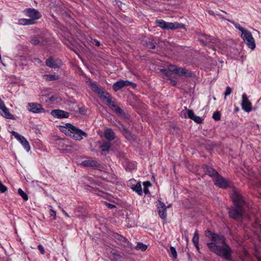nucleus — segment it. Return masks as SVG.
Here are the masks:
<instances>
[{
	"label": "nucleus",
	"instance_id": "26",
	"mask_svg": "<svg viewBox=\"0 0 261 261\" xmlns=\"http://www.w3.org/2000/svg\"><path fill=\"white\" fill-rule=\"evenodd\" d=\"M45 63L47 66L53 68L59 67V65H58V64L55 60H54V59L52 57H50L48 59H47L45 61Z\"/></svg>",
	"mask_w": 261,
	"mask_h": 261
},
{
	"label": "nucleus",
	"instance_id": "38",
	"mask_svg": "<svg viewBox=\"0 0 261 261\" xmlns=\"http://www.w3.org/2000/svg\"><path fill=\"white\" fill-rule=\"evenodd\" d=\"M93 192H94V193L101 197H105L107 195V194L105 192L100 191L98 189H94Z\"/></svg>",
	"mask_w": 261,
	"mask_h": 261
},
{
	"label": "nucleus",
	"instance_id": "25",
	"mask_svg": "<svg viewBox=\"0 0 261 261\" xmlns=\"http://www.w3.org/2000/svg\"><path fill=\"white\" fill-rule=\"evenodd\" d=\"M1 110V114L5 118L12 120L15 119L13 115L10 113L9 110L6 106Z\"/></svg>",
	"mask_w": 261,
	"mask_h": 261
},
{
	"label": "nucleus",
	"instance_id": "19",
	"mask_svg": "<svg viewBox=\"0 0 261 261\" xmlns=\"http://www.w3.org/2000/svg\"><path fill=\"white\" fill-rule=\"evenodd\" d=\"M203 168L206 174H207L210 176L213 177L214 179L219 174L214 168L207 165H203Z\"/></svg>",
	"mask_w": 261,
	"mask_h": 261
},
{
	"label": "nucleus",
	"instance_id": "12",
	"mask_svg": "<svg viewBox=\"0 0 261 261\" xmlns=\"http://www.w3.org/2000/svg\"><path fill=\"white\" fill-rule=\"evenodd\" d=\"M114 237L117 243L124 246V247L130 248L132 247L130 243L127 240L126 238H124L122 236L118 233H116L114 235Z\"/></svg>",
	"mask_w": 261,
	"mask_h": 261
},
{
	"label": "nucleus",
	"instance_id": "61",
	"mask_svg": "<svg viewBox=\"0 0 261 261\" xmlns=\"http://www.w3.org/2000/svg\"><path fill=\"white\" fill-rule=\"evenodd\" d=\"M239 110V109L238 108H236L235 109H234V111L235 112H237Z\"/></svg>",
	"mask_w": 261,
	"mask_h": 261
},
{
	"label": "nucleus",
	"instance_id": "9",
	"mask_svg": "<svg viewBox=\"0 0 261 261\" xmlns=\"http://www.w3.org/2000/svg\"><path fill=\"white\" fill-rule=\"evenodd\" d=\"M215 185L219 188L226 189L229 187L228 181L220 174L215 177L214 179Z\"/></svg>",
	"mask_w": 261,
	"mask_h": 261
},
{
	"label": "nucleus",
	"instance_id": "32",
	"mask_svg": "<svg viewBox=\"0 0 261 261\" xmlns=\"http://www.w3.org/2000/svg\"><path fill=\"white\" fill-rule=\"evenodd\" d=\"M147 248V245L143 244L142 243H138L137 245L135 247L136 250H140L142 251H144L146 250Z\"/></svg>",
	"mask_w": 261,
	"mask_h": 261
},
{
	"label": "nucleus",
	"instance_id": "4",
	"mask_svg": "<svg viewBox=\"0 0 261 261\" xmlns=\"http://www.w3.org/2000/svg\"><path fill=\"white\" fill-rule=\"evenodd\" d=\"M155 23L163 30H174L185 28V25L178 22H167L163 19H156Z\"/></svg>",
	"mask_w": 261,
	"mask_h": 261
},
{
	"label": "nucleus",
	"instance_id": "14",
	"mask_svg": "<svg viewBox=\"0 0 261 261\" xmlns=\"http://www.w3.org/2000/svg\"><path fill=\"white\" fill-rule=\"evenodd\" d=\"M159 203L157 205L158 213L162 219H165L167 217L166 208L165 204L160 200H158Z\"/></svg>",
	"mask_w": 261,
	"mask_h": 261
},
{
	"label": "nucleus",
	"instance_id": "5",
	"mask_svg": "<svg viewBox=\"0 0 261 261\" xmlns=\"http://www.w3.org/2000/svg\"><path fill=\"white\" fill-rule=\"evenodd\" d=\"M243 208L242 206L234 205L229 210V216L230 218L240 220L243 218Z\"/></svg>",
	"mask_w": 261,
	"mask_h": 261
},
{
	"label": "nucleus",
	"instance_id": "13",
	"mask_svg": "<svg viewBox=\"0 0 261 261\" xmlns=\"http://www.w3.org/2000/svg\"><path fill=\"white\" fill-rule=\"evenodd\" d=\"M242 107L246 112H249L252 110L251 102L248 100L245 93L242 95Z\"/></svg>",
	"mask_w": 261,
	"mask_h": 261
},
{
	"label": "nucleus",
	"instance_id": "27",
	"mask_svg": "<svg viewBox=\"0 0 261 261\" xmlns=\"http://www.w3.org/2000/svg\"><path fill=\"white\" fill-rule=\"evenodd\" d=\"M206 245L211 251L217 254L220 245H217L213 242L207 243Z\"/></svg>",
	"mask_w": 261,
	"mask_h": 261
},
{
	"label": "nucleus",
	"instance_id": "29",
	"mask_svg": "<svg viewBox=\"0 0 261 261\" xmlns=\"http://www.w3.org/2000/svg\"><path fill=\"white\" fill-rule=\"evenodd\" d=\"M109 106L111 108H112L113 109V110H114L116 113L119 114L120 115L124 114L123 110L122 109H121L119 107L115 105L113 101Z\"/></svg>",
	"mask_w": 261,
	"mask_h": 261
},
{
	"label": "nucleus",
	"instance_id": "42",
	"mask_svg": "<svg viewBox=\"0 0 261 261\" xmlns=\"http://www.w3.org/2000/svg\"><path fill=\"white\" fill-rule=\"evenodd\" d=\"M187 116L189 118L193 120L194 117L196 116V115L194 114L193 110H188L187 111Z\"/></svg>",
	"mask_w": 261,
	"mask_h": 261
},
{
	"label": "nucleus",
	"instance_id": "63",
	"mask_svg": "<svg viewBox=\"0 0 261 261\" xmlns=\"http://www.w3.org/2000/svg\"><path fill=\"white\" fill-rule=\"evenodd\" d=\"M186 240L187 241V242L188 241V238H186Z\"/></svg>",
	"mask_w": 261,
	"mask_h": 261
},
{
	"label": "nucleus",
	"instance_id": "31",
	"mask_svg": "<svg viewBox=\"0 0 261 261\" xmlns=\"http://www.w3.org/2000/svg\"><path fill=\"white\" fill-rule=\"evenodd\" d=\"M90 86L92 91L97 93H99L102 89L101 87H98L95 83H91Z\"/></svg>",
	"mask_w": 261,
	"mask_h": 261
},
{
	"label": "nucleus",
	"instance_id": "11",
	"mask_svg": "<svg viewBox=\"0 0 261 261\" xmlns=\"http://www.w3.org/2000/svg\"><path fill=\"white\" fill-rule=\"evenodd\" d=\"M12 134L13 136L20 142V143L27 151H30V146L29 143L23 136L20 135L19 134L15 131H12Z\"/></svg>",
	"mask_w": 261,
	"mask_h": 261
},
{
	"label": "nucleus",
	"instance_id": "2",
	"mask_svg": "<svg viewBox=\"0 0 261 261\" xmlns=\"http://www.w3.org/2000/svg\"><path fill=\"white\" fill-rule=\"evenodd\" d=\"M220 245L217 255L228 261L232 259V250L230 246L224 242Z\"/></svg>",
	"mask_w": 261,
	"mask_h": 261
},
{
	"label": "nucleus",
	"instance_id": "10",
	"mask_svg": "<svg viewBox=\"0 0 261 261\" xmlns=\"http://www.w3.org/2000/svg\"><path fill=\"white\" fill-rule=\"evenodd\" d=\"M28 110L34 113H41L45 112L42 106L38 103H29L28 104Z\"/></svg>",
	"mask_w": 261,
	"mask_h": 261
},
{
	"label": "nucleus",
	"instance_id": "47",
	"mask_svg": "<svg viewBox=\"0 0 261 261\" xmlns=\"http://www.w3.org/2000/svg\"><path fill=\"white\" fill-rule=\"evenodd\" d=\"M235 26L236 28H237L238 30L241 31L242 34H243L244 33H245V32L247 31V30L241 27L239 24H236Z\"/></svg>",
	"mask_w": 261,
	"mask_h": 261
},
{
	"label": "nucleus",
	"instance_id": "62",
	"mask_svg": "<svg viewBox=\"0 0 261 261\" xmlns=\"http://www.w3.org/2000/svg\"><path fill=\"white\" fill-rule=\"evenodd\" d=\"M182 114H184L185 115H186V112L184 111V110H182L181 112Z\"/></svg>",
	"mask_w": 261,
	"mask_h": 261
},
{
	"label": "nucleus",
	"instance_id": "16",
	"mask_svg": "<svg viewBox=\"0 0 261 261\" xmlns=\"http://www.w3.org/2000/svg\"><path fill=\"white\" fill-rule=\"evenodd\" d=\"M51 114L55 117L58 118H66L69 116L68 112L61 110H54L51 112Z\"/></svg>",
	"mask_w": 261,
	"mask_h": 261
},
{
	"label": "nucleus",
	"instance_id": "23",
	"mask_svg": "<svg viewBox=\"0 0 261 261\" xmlns=\"http://www.w3.org/2000/svg\"><path fill=\"white\" fill-rule=\"evenodd\" d=\"M111 146H112V144L110 142H108V141L104 142L100 146V148L101 149V154H105V155L108 154Z\"/></svg>",
	"mask_w": 261,
	"mask_h": 261
},
{
	"label": "nucleus",
	"instance_id": "7",
	"mask_svg": "<svg viewBox=\"0 0 261 261\" xmlns=\"http://www.w3.org/2000/svg\"><path fill=\"white\" fill-rule=\"evenodd\" d=\"M128 86H131L132 87H135L136 84L127 80H119L113 84V88L115 91H117L122 88Z\"/></svg>",
	"mask_w": 261,
	"mask_h": 261
},
{
	"label": "nucleus",
	"instance_id": "58",
	"mask_svg": "<svg viewBox=\"0 0 261 261\" xmlns=\"http://www.w3.org/2000/svg\"><path fill=\"white\" fill-rule=\"evenodd\" d=\"M94 41L95 42V45H96V46H100V43H99V41H98L97 40H94Z\"/></svg>",
	"mask_w": 261,
	"mask_h": 261
},
{
	"label": "nucleus",
	"instance_id": "15",
	"mask_svg": "<svg viewBox=\"0 0 261 261\" xmlns=\"http://www.w3.org/2000/svg\"><path fill=\"white\" fill-rule=\"evenodd\" d=\"M25 11L26 15L28 17L33 19L35 20L36 19H38L41 16V15L40 14L39 12L35 9H27L25 10Z\"/></svg>",
	"mask_w": 261,
	"mask_h": 261
},
{
	"label": "nucleus",
	"instance_id": "3",
	"mask_svg": "<svg viewBox=\"0 0 261 261\" xmlns=\"http://www.w3.org/2000/svg\"><path fill=\"white\" fill-rule=\"evenodd\" d=\"M198 40L203 45L208 46L210 48L214 49L212 45H209L210 43L212 44H217L219 42V39L215 37L206 35L202 33L197 34Z\"/></svg>",
	"mask_w": 261,
	"mask_h": 261
},
{
	"label": "nucleus",
	"instance_id": "60",
	"mask_svg": "<svg viewBox=\"0 0 261 261\" xmlns=\"http://www.w3.org/2000/svg\"><path fill=\"white\" fill-rule=\"evenodd\" d=\"M172 84H173V85H176V81H172Z\"/></svg>",
	"mask_w": 261,
	"mask_h": 261
},
{
	"label": "nucleus",
	"instance_id": "37",
	"mask_svg": "<svg viewBox=\"0 0 261 261\" xmlns=\"http://www.w3.org/2000/svg\"><path fill=\"white\" fill-rule=\"evenodd\" d=\"M170 250L171 254L173 256V258L176 259L177 258V252H176L175 247H174L173 246H171L170 247Z\"/></svg>",
	"mask_w": 261,
	"mask_h": 261
},
{
	"label": "nucleus",
	"instance_id": "52",
	"mask_svg": "<svg viewBox=\"0 0 261 261\" xmlns=\"http://www.w3.org/2000/svg\"><path fill=\"white\" fill-rule=\"evenodd\" d=\"M214 233L213 232H212L210 230H206L205 231V235L207 237H209L210 239L211 238V236H212V234H213Z\"/></svg>",
	"mask_w": 261,
	"mask_h": 261
},
{
	"label": "nucleus",
	"instance_id": "21",
	"mask_svg": "<svg viewBox=\"0 0 261 261\" xmlns=\"http://www.w3.org/2000/svg\"><path fill=\"white\" fill-rule=\"evenodd\" d=\"M30 42L34 45H44L46 43V40L42 36H38L30 40Z\"/></svg>",
	"mask_w": 261,
	"mask_h": 261
},
{
	"label": "nucleus",
	"instance_id": "51",
	"mask_svg": "<svg viewBox=\"0 0 261 261\" xmlns=\"http://www.w3.org/2000/svg\"><path fill=\"white\" fill-rule=\"evenodd\" d=\"M105 203H106V205L107 206V207L110 209H112L113 208L116 207V206L114 204L109 203L107 202H105Z\"/></svg>",
	"mask_w": 261,
	"mask_h": 261
},
{
	"label": "nucleus",
	"instance_id": "45",
	"mask_svg": "<svg viewBox=\"0 0 261 261\" xmlns=\"http://www.w3.org/2000/svg\"><path fill=\"white\" fill-rule=\"evenodd\" d=\"M231 92H232V89L230 87L227 86L226 88V90L224 93L225 98H226V96L229 95L231 93Z\"/></svg>",
	"mask_w": 261,
	"mask_h": 261
},
{
	"label": "nucleus",
	"instance_id": "20",
	"mask_svg": "<svg viewBox=\"0 0 261 261\" xmlns=\"http://www.w3.org/2000/svg\"><path fill=\"white\" fill-rule=\"evenodd\" d=\"M175 73L186 77H191L192 76V73L190 70L182 67H177Z\"/></svg>",
	"mask_w": 261,
	"mask_h": 261
},
{
	"label": "nucleus",
	"instance_id": "35",
	"mask_svg": "<svg viewBox=\"0 0 261 261\" xmlns=\"http://www.w3.org/2000/svg\"><path fill=\"white\" fill-rule=\"evenodd\" d=\"M192 242H193V244H194V246H195L198 252H199L200 248H199V244H198L199 238H197L196 237H193L192 239Z\"/></svg>",
	"mask_w": 261,
	"mask_h": 261
},
{
	"label": "nucleus",
	"instance_id": "33",
	"mask_svg": "<svg viewBox=\"0 0 261 261\" xmlns=\"http://www.w3.org/2000/svg\"><path fill=\"white\" fill-rule=\"evenodd\" d=\"M18 193L24 200L27 201L28 200L27 194L21 188L18 189Z\"/></svg>",
	"mask_w": 261,
	"mask_h": 261
},
{
	"label": "nucleus",
	"instance_id": "36",
	"mask_svg": "<svg viewBox=\"0 0 261 261\" xmlns=\"http://www.w3.org/2000/svg\"><path fill=\"white\" fill-rule=\"evenodd\" d=\"M213 118L215 120H220L221 119L220 113L218 111H216L213 115Z\"/></svg>",
	"mask_w": 261,
	"mask_h": 261
},
{
	"label": "nucleus",
	"instance_id": "56",
	"mask_svg": "<svg viewBox=\"0 0 261 261\" xmlns=\"http://www.w3.org/2000/svg\"><path fill=\"white\" fill-rule=\"evenodd\" d=\"M196 237L197 238H199V234L198 233V231L197 230H196L195 233H194V237Z\"/></svg>",
	"mask_w": 261,
	"mask_h": 261
},
{
	"label": "nucleus",
	"instance_id": "48",
	"mask_svg": "<svg viewBox=\"0 0 261 261\" xmlns=\"http://www.w3.org/2000/svg\"><path fill=\"white\" fill-rule=\"evenodd\" d=\"M120 125L122 129L123 132L124 133H125L126 134H127V135L130 134V132H129V130H128L127 129H126L123 124H120Z\"/></svg>",
	"mask_w": 261,
	"mask_h": 261
},
{
	"label": "nucleus",
	"instance_id": "43",
	"mask_svg": "<svg viewBox=\"0 0 261 261\" xmlns=\"http://www.w3.org/2000/svg\"><path fill=\"white\" fill-rule=\"evenodd\" d=\"M160 71L162 73H163L164 74L166 75L167 76H170L171 75V73L170 72L169 69H161Z\"/></svg>",
	"mask_w": 261,
	"mask_h": 261
},
{
	"label": "nucleus",
	"instance_id": "17",
	"mask_svg": "<svg viewBox=\"0 0 261 261\" xmlns=\"http://www.w3.org/2000/svg\"><path fill=\"white\" fill-rule=\"evenodd\" d=\"M81 165L84 167H90L95 168H98L100 167V164L95 160H85L81 163Z\"/></svg>",
	"mask_w": 261,
	"mask_h": 261
},
{
	"label": "nucleus",
	"instance_id": "59",
	"mask_svg": "<svg viewBox=\"0 0 261 261\" xmlns=\"http://www.w3.org/2000/svg\"><path fill=\"white\" fill-rule=\"evenodd\" d=\"M256 257L258 261H261V257L257 256Z\"/></svg>",
	"mask_w": 261,
	"mask_h": 261
},
{
	"label": "nucleus",
	"instance_id": "57",
	"mask_svg": "<svg viewBox=\"0 0 261 261\" xmlns=\"http://www.w3.org/2000/svg\"><path fill=\"white\" fill-rule=\"evenodd\" d=\"M63 213L67 217H69V215L68 214V213L64 210H62Z\"/></svg>",
	"mask_w": 261,
	"mask_h": 261
},
{
	"label": "nucleus",
	"instance_id": "53",
	"mask_svg": "<svg viewBox=\"0 0 261 261\" xmlns=\"http://www.w3.org/2000/svg\"><path fill=\"white\" fill-rule=\"evenodd\" d=\"M5 106L4 101L0 99V110L2 109Z\"/></svg>",
	"mask_w": 261,
	"mask_h": 261
},
{
	"label": "nucleus",
	"instance_id": "34",
	"mask_svg": "<svg viewBox=\"0 0 261 261\" xmlns=\"http://www.w3.org/2000/svg\"><path fill=\"white\" fill-rule=\"evenodd\" d=\"M22 23L24 25L32 24L35 23V20L32 18L31 19H22Z\"/></svg>",
	"mask_w": 261,
	"mask_h": 261
},
{
	"label": "nucleus",
	"instance_id": "8",
	"mask_svg": "<svg viewBox=\"0 0 261 261\" xmlns=\"http://www.w3.org/2000/svg\"><path fill=\"white\" fill-rule=\"evenodd\" d=\"M231 198L234 205L243 206L245 201L242 196L236 190H233Z\"/></svg>",
	"mask_w": 261,
	"mask_h": 261
},
{
	"label": "nucleus",
	"instance_id": "54",
	"mask_svg": "<svg viewBox=\"0 0 261 261\" xmlns=\"http://www.w3.org/2000/svg\"><path fill=\"white\" fill-rule=\"evenodd\" d=\"M50 211H51L50 215H51V216H56V211H54V210H50Z\"/></svg>",
	"mask_w": 261,
	"mask_h": 261
},
{
	"label": "nucleus",
	"instance_id": "40",
	"mask_svg": "<svg viewBox=\"0 0 261 261\" xmlns=\"http://www.w3.org/2000/svg\"><path fill=\"white\" fill-rule=\"evenodd\" d=\"M146 46L149 49H154L155 48V44L151 41L146 42Z\"/></svg>",
	"mask_w": 261,
	"mask_h": 261
},
{
	"label": "nucleus",
	"instance_id": "46",
	"mask_svg": "<svg viewBox=\"0 0 261 261\" xmlns=\"http://www.w3.org/2000/svg\"><path fill=\"white\" fill-rule=\"evenodd\" d=\"M193 120L198 124H200L202 122V119L200 117L196 115L194 117Z\"/></svg>",
	"mask_w": 261,
	"mask_h": 261
},
{
	"label": "nucleus",
	"instance_id": "24",
	"mask_svg": "<svg viewBox=\"0 0 261 261\" xmlns=\"http://www.w3.org/2000/svg\"><path fill=\"white\" fill-rule=\"evenodd\" d=\"M104 136L109 141L108 142L113 140L116 137L115 133L111 128L107 129L105 131Z\"/></svg>",
	"mask_w": 261,
	"mask_h": 261
},
{
	"label": "nucleus",
	"instance_id": "39",
	"mask_svg": "<svg viewBox=\"0 0 261 261\" xmlns=\"http://www.w3.org/2000/svg\"><path fill=\"white\" fill-rule=\"evenodd\" d=\"M143 185L144 186V192L145 194H147L149 193V190H148L147 187L149 186H150L151 184L149 181H147V182H144L143 183Z\"/></svg>",
	"mask_w": 261,
	"mask_h": 261
},
{
	"label": "nucleus",
	"instance_id": "55",
	"mask_svg": "<svg viewBox=\"0 0 261 261\" xmlns=\"http://www.w3.org/2000/svg\"><path fill=\"white\" fill-rule=\"evenodd\" d=\"M121 116H122L125 119H128L129 118L128 115L125 114L124 112V114H122Z\"/></svg>",
	"mask_w": 261,
	"mask_h": 261
},
{
	"label": "nucleus",
	"instance_id": "41",
	"mask_svg": "<svg viewBox=\"0 0 261 261\" xmlns=\"http://www.w3.org/2000/svg\"><path fill=\"white\" fill-rule=\"evenodd\" d=\"M177 67H177L176 66H175L173 65H169L168 66V69L171 73L174 72L175 73L176 72Z\"/></svg>",
	"mask_w": 261,
	"mask_h": 261
},
{
	"label": "nucleus",
	"instance_id": "28",
	"mask_svg": "<svg viewBox=\"0 0 261 261\" xmlns=\"http://www.w3.org/2000/svg\"><path fill=\"white\" fill-rule=\"evenodd\" d=\"M109 106L111 108H112L113 109V110H114L116 113L119 114L120 115L124 114L123 110L122 109H121L119 107L115 105L113 101Z\"/></svg>",
	"mask_w": 261,
	"mask_h": 261
},
{
	"label": "nucleus",
	"instance_id": "49",
	"mask_svg": "<svg viewBox=\"0 0 261 261\" xmlns=\"http://www.w3.org/2000/svg\"><path fill=\"white\" fill-rule=\"evenodd\" d=\"M38 249L40 251L42 254H44L45 253L44 247L42 245L40 244L38 246Z\"/></svg>",
	"mask_w": 261,
	"mask_h": 261
},
{
	"label": "nucleus",
	"instance_id": "22",
	"mask_svg": "<svg viewBox=\"0 0 261 261\" xmlns=\"http://www.w3.org/2000/svg\"><path fill=\"white\" fill-rule=\"evenodd\" d=\"M210 239L216 244H222L225 242V238L223 236H220L216 233L212 234Z\"/></svg>",
	"mask_w": 261,
	"mask_h": 261
},
{
	"label": "nucleus",
	"instance_id": "6",
	"mask_svg": "<svg viewBox=\"0 0 261 261\" xmlns=\"http://www.w3.org/2000/svg\"><path fill=\"white\" fill-rule=\"evenodd\" d=\"M242 36L244 42L246 43L249 48L253 49L255 47L254 40L251 33L249 31L247 30V31L245 32V33L242 34Z\"/></svg>",
	"mask_w": 261,
	"mask_h": 261
},
{
	"label": "nucleus",
	"instance_id": "44",
	"mask_svg": "<svg viewBox=\"0 0 261 261\" xmlns=\"http://www.w3.org/2000/svg\"><path fill=\"white\" fill-rule=\"evenodd\" d=\"M46 76L47 77V80L49 81L56 80L59 79L58 76L55 75H46Z\"/></svg>",
	"mask_w": 261,
	"mask_h": 261
},
{
	"label": "nucleus",
	"instance_id": "50",
	"mask_svg": "<svg viewBox=\"0 0 261 261\" xmlns=\"http://www.w3.org/2000/svg\"><path fill=\"white\" fill-rule=\"evenodd\" d=\"M57 99V97L55 95H52L49 97L48 99V101H50L51 102L55 101Z\"/></svg>",
	"mask_w": 261,
	"mask_h": 261
},
{
	"label": "nucleus",
	"instance_id": "18",
	"mask_svg": "<svg viewBox=\"0 0 261 261\" xmlns=\"http://www.w3.org/2000/svg\"><path fill=\"white\" fill-rule=\"evenodd\" d=\"M97 94L100 98L106 100L109 106L111 105V103H112L113 101L112 100L111 96L108 92L105 91L102 88L101 89L99 93H97Z\"/></svg>",
	"mask_w": 261,
	"mask_h": 261
},
{
	"label": "nucleus",
	"instance_id": "1",
	"mask_svg": "<svg viewBox=\"0 0 261 261\" xmlns=\"http://www.w3.org/2000/svg\"><path fill=\"white\" fill-rule=\"evenodd\" d=\"M65 126H61L60 130L66 135L70 136L75 140L81 141L83 137H87V134L70 123H66Z\"/></svg>",
	"mask_w": 261,
	"mask_h": 261
},
{
	"label": "nucleus",
	"instance_id": "64",
	"mask_svg": "<svg viewBox=\"0 0 261 261\" xmlns=\"http://www.w3.org/2000/svg\"><path fill=\"white\" fill-rule=\"evenodd\" d=\"M171 206V204L168 205V207H170Z\"/></svg>",
	"mask_w": 261,
	"mask_h": 261
},
{
	"label": "nucleus",
	"instance_id": "30",
	"mask_svg": "<svg viewBox=\"0 0 261 261\" xmlns=\"http://www.w3.org/2000/svg\"><path fill=\"white\" fill-rule=\"evenodd\" d=\"M133 190L135 191L139 195L142 194V187L140 183H137L134 187L132 188Z\"/></svg>",
	"mask_w": 261,
	"mask_h": 261
}]
</instances>
